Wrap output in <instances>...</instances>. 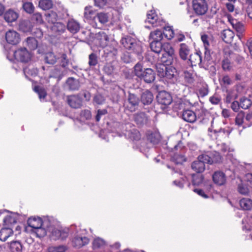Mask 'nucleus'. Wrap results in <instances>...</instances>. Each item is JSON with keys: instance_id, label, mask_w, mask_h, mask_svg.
<instances>
[{"instance_id": "f257e3e1", "label": "nucleus", "mask_w": 252, "mask_h": 252, "mask_svg": "<svg viewBox=\"0 0 252 252\" xmlns=\"http://www.w3.org/2000/svg\"><path fill=\"white\" fill-rule=\"evenodd\" d=\"M158 76L163 79V81L170 83H175L177 80V71L173 66H166L162 64L156 65Z\"/></svg>"}, {"instance_id": "f03ea898", "label": "nucleus", "mask_w": 252, "mask_h": 252, "mask_svg": "<svg viewBox=\"0 0 252 252\" xmlns=\"http://www.w3.org/2000/svg\"><path fill=\"white\" fill-rule=\"evenodd\" d=\"M146 23H148L154 27L164 26L165 22L161 16H158L154 10L149 11L147 15Z\"/></svg>"}, {"instance_id": "7ed1b4c3", "label": "nucleus", "mask_w": 252, "mask_h": 252, "mask_svg": "<svg viewBox=\"0 0 252 252\" xmlns=\"http://www.w3.org/2000/svg\"><path fill=\"white\" fill-rule=\"evenodd\" d=\"M121 43L126 49L132 50L138 55L142 53L141 46L139 43H136L134 39L130 37L123 38Z\"/></svg>"}, {"instance_id": "20e7f679", "label": "nucleus", "mask_w": 252, "mask_h": 252, "mask_svg": "<svg viewBox=\"0 0 252 252\" xmlns=\"http://www.w3.org/2000/svg\"><path fill=\"white\" fill-rule=\"evenodd\" d=\"M192 7L195 13L199 15L205 14L208 8V4L205 0H193Z\"/></svg>"}, {"instance_id": "39448f33", "label": "nucleus", "mask_w": 252, "mask_h": 252, "mask_svg": "<svg viewBox=\"0 0 252 252\" xmlns=\"http://www.w3.org/2000/svg\"><path fill=\"white\" fill-rule=\"evenodd\" d=\"M228 20L231 25L232 26L233 29L236 32L237 36L241 40L244 35L245 32V28L244 25L238 22L236 20L232 19L230 16H228Z\"/></svg>"}, {"instance_id": "423d86ee", "label": "nucleus", "mask_w": 252, "mask_h": 252, "mask_svg": "<svg viewBox=\"0 0 252 252\" xmlns=\"http://www.w3.org/2000/svg\"><path fill=\"white\" fill-rule=\"evenodd\" d=\"M14 56L16 60L22 62H28L31 58V53L25 48L15 51Z\"/></svg>"}, {"instance_id": "0eeeda50", "label": "nucleus", "mask_w": 252, "mask_h": 252, "mask_svg": "<svg viewBox=\"0 0 252 252\" xmlns=\"http://www.w3.org/2000/svg\"><path fill=\"white\" fill-rule=\"evenodd\" d=\"M5 39L8 43L16 45L20 41V36L17 32L14 30H9L5 33Z\"/></svg>"}, {"instance_id": "6e6552de", "label": "nucleus", "mask_w": 252, "mask_h": 252, "mask_svg": "<svg viewBox=\"0 0 252 252\" xmlns=\"http://www.w3.org/2000/svg\"><path fill=\"white\" fill-rule=\"evenodd\" d=\"M109 37L104 32H100L95 34L94 42L97 45L103 48L107 46Z\"/></svg>"}, {"instance_id": "1a4fd4ad", "label": "nucleus", "mask_w": 252, "mask_h": 252, "mask_svg": "<svg viewBox=\"0 0 252 252\" xmlns=\"http://www.w3.org/2000/svg\"><path fill=\"white\" fill-rule=\"evenodd\" d=\"M48 223V222L47 220H44V221H42L39 217H32L29 218L28 220L29 227L31 228L30 229L31 232V230H33V229H35L37 227L42 226L43 225H45V223Z\"/></svg>"}, {"instance_id": "9d476101", "label": "nucleus", "mask_w": 252, "mask_h": 252, "mask_svg": "<svg viewBox=\"0 0 252 252\" xmlns=\"http://www.w3.org/2000/svg\"><path fill=\"white\" fill-rule=\"evenodd\" d=\"M183 77L186 85H189L194 83L196 76L192 67H190L188 70H185L184 71Z\"/></svg>"}, {"instance_id": "9b49d317", "label": "nucleus", "mask_w": 252, "mask_h": 252, "mask_svg": "<svg viewBox=\"0 0 252 252\" xmlns=\"http://www.w3.org/2000/svg\"><path fill=\"white\" fill-rule=\"evenodd\" d=\"M157 99L159 103L164 105H168L172 102V98L170 94L165 91L158 93L157 96Z\"/></svg>"}, {"instance_id": "f8f14e48", "label": "nucleus", "mask_w": 252, "mask_h": 252, "mask_svg": "<svg viewBox=\"0 0 252 252\" xmlns=\"http://www.w3.org/2000/svg\"><path fill=\"white\" fill-rule=\"evenodd\" d=\"M89 242V239L85 236L77 235L72 240L73 245L77 248H80L83 246L88 244Z\"/></svg>"}, {"instance_id": "ddd939ff", "label": "nucleus", "mask_w": 252, "mask_h": 252, "mask_svg": "<svg viewBox=\"0 0 252 252\" xmlns=\"http://www.w3.org/2000/svg\"><path fill=\"white\" fill-rule=\"evenodd\" d=\"M146 137L147 140L154 145L158 144L160 140V134L156 130L148 131L146 133Z\"/></svg>"}, {"instance_id": "4468645a", "label": "nucleus", "mask_w": 252, "mask_h": 252, "mask_svg": "<svg viewBox=\"0 0 252 252\" xmlns=\"http://www.w3.org/2000/svg\"><path fill=\"white\" fill-rule=\"evenodd\" d=\"M68 104L73 108H78L82 105V100L78 95H72L67 97Z\"/></svg>"}, {"instance_id": "2eb2a0df", "label": "nucleus", "mask_w": 252, "mask_h": 252, "mask_svg": "<svg viewBox=\"0 0 252 252\" xmlns=\"http://www.w3.org/2000/svg\"><path fill=\"white\" fill-rule=\"evenodd\" d=\"M155 73L154 70L151 68H148L144 69V73L143 74L140 79H143L146 83H150L155 80Z\"/></svg>"}, {"instance_id": "dca6fc26", "label": "nucleus", "mask_w": 252, "mask_h": 252, "mask_svg": "<svg viewBox=\"0 0 252 252\" xmlns=\"http://www.w3.org/2000/svg\"><path fill=\"white\" fill-rule=\"evenodd\" d=\"M213 182L217 185L221 186L226 182L225 174L220 171L215 172L212 176Z\"/></svg>"}, {"instance_id": "f3484780", "label": "nucleus", "mask_w": 252, "mask_h": 252, "mask_svg": "<svg viewBox=\"0 0 252 252\" xmlns=\"http://www.w3.org/2000/svg\"><path fill=\"white\" fill-rule=\"evenodd\" d=\"M248 176L249 177V179H252V174L248 175ZM250 186L252 188V181H250ZM249 185L248 183H241L239 184L238 186V192L244 195H248L249 193L250 192V189L248 187Z\"/></svg>"}, {"instance_id": "a211bd4d", "label": "nucleus", "mask_w": 252, "mask_h": 252, "mask_svg": "<svg viewBox=\"0 0 252 252\" xmlns=\"http://www.w3.org/2000/svg\"><path fill=\"white\" fill-rule=\"evenodd\" d=\"M192 169L197 173H201L205 169V161L197 158L191 164Z\"/></svg>"}, {"instance_id": "6ab92c4d", "label": "nucleus", "mask_w": 252, "mask_h": 252, "mask_svg": "<svg viewBox=\"0 0 252 252\" xmlns=\"http://www.w3.org/2000/svg\"><path fill=\"white\" fill-rule=\"evenodd\" d=\"M19 14L13 9H9L4 14V18L7 23H12L15 21L18 18Z\"/></svg>"}, {"instance_id": "aec40b11", "label": "nucleus", "mask_w": 252, "mask_h": 252, "mask_svg": "<svg viewBox=\"0 0 252 252\" xmlns=\"http://www.w3.org/2000/svg\"><path fill=\"white\" fill-rule=\"evenodd\" d=\"M95 11L92 6L85 7L84 9V17L85 20L90 22L93 20H95Z\"/></svg>"}, {"instance_id": "412c9836", "label": "nucleus", "mask_w": 252, "mask_h": 252, "mask_svg": "<svg viewBox=\"0 0 252 252\" xmlns=\"http://www.w3.org/2000/svg\"><path fill=\"white\" fill-rule=\"evenodd\" d=\"M179 54L180 58L183 60H186L190 55V49L185 43L180 45Z\"/></svg>"}, {"instance_id": "4be33fe9", "label": "nucleus", "mask_w": 252, "mask_h": 252, "mask_svg": "<svg viewBox=\"0 0 252 252\" xmlns=\"http://www.w3.org/2000/svg\"><path fill=\"white\" fill-rule=\"evenodd\" d=\"M183 119L189 123H193L195 121L196 117L195 113L190 110H184L182 114Z\"/></svg>"}, {"instance_id": "5701e85b", "label": "nucleus", "mask_w": 252, "mask_h": 252, "mask_svg": "<svg viewBox=\"0 0 252 252\" xmlns=\"http://www.w3.org/2000/svg\"><path fill=\"white\" fill-rule=\"evenodd\" d=\"M67 28L68 30L72 33H77L80 29V24L74 19L68 21Z\"/></svg>"}, {"instance_id": "b1692460", "label": "nucleus", "mask_w": 252, "mask_h": 252, "mask_svg": "<svg viewBox=\"0 0 252 252\" xmlns=\"http://www.w3.org/2000/svg\"><path fill=\"white\" fill-rule=\"evenodd\" d=\"M48 227V223H45V225H43L35 229H33V230H31V233L34 234L37 237H43L46 235V228Z\"/></svg>"}, {"instance_id": "393cba45", "label": "nucleus", "mask_w": 252, "mask_h": 252, "mask_svg": "<svg viewBox=\"0 0 252 252\" xmlns=\"http://www.w3.org/2000/svg\"><path fill=\"white\" fill-rule=\"evenodd\" d=\"M129 104L130 106H128L129 109L130 111L132 112L135 111V107L138 106L139 103L138 98L134 94H129L128 97Z\"/></svg>"}, {"instance_id": "a878e982", "label": "nucleus", "mask_w": 252, "mask_h": 252, "mask_svg": "<svg viewBox=\"0 0 252 252\" xmlns=\"http://www.w3.org/2000/svg\"><path fill=\"white\" fill-rule=\"evenodd\" d=\"M189 61L191 64V66L193 65L195 66L197 64H199L202 62V58L201 57V53L197 52L193 54L189 55Z\"/></svg>"}, {"instance_id": "bb28decb", "label": "nucleus", "mask_w": 252, "mask_h": 252, "mask_svg": "<svg viewBox=\"0 0 252 252\" xmlns=\"http://www.w3.org/2000/svg\"><path fill=\"white\" fill-rule=\"evenodd\" d=\"M234 36V33L229 29L224 30L221 33L222 39L227 43H230L232 41Z\"/></svg>"}, {"instance_id": "cd10ccee", "label": "nucleus", "mask_w": 252, "mask_h": 252, "mask_svg": "<svg viewBox=\"0 0 252 252\" xmlns=\"http://www.w3.org/2000/svg\"><path fill=\"white\" fill-rule=\"evenodd\" d=\"M161 29H163L162 31L163 34V38L165 37L168 40L171 39L175 35L174 32L171 27L165 25L164 26H160Z\"/></svg>"}, {"instance_id": "c85d7f7f", "label": "nucleus", "mask_w": 252, "mask_h": 252, "mask_svg": "<svg viewBox=\"0 0 252 252\" xmlns=\"http://www.w3.org/2000/svg\"><path fill=\"white\" fill-rule=\"evenodd\" d=\"M239 205L244 210H250L252 209V200L250 198H243L239 201Z\"/></svg>"}, {"instance_id": "c756f323", "label": "nucleus", "mask_w": 252, "mask_h": 252, "mask_svg": "<svg viewBox=\"0 0 252 252\" xmlns=\"http://www.w3.org/2000/svg\"><path fill=\"white\" fill-rule=\"evenodd\" d=\"M13 231L10 228H3L0 230V240L5 241L8 238L12 235Z\"/></svg>"}, {"instance_id": "7c9ffc66", "label": "nucleus", "mask_w": 252, "mask_h": 252, "mask_svg": "<svg viewBox=\"0 0 252 252\" xmlns=\"http://www.w3.org/2000/svg\"><path fill=\"white\" fill-rule=\"evenodd\" d=\"M153 99V95L149 91L147 90L144 92L141 95V101L144 104H150Z\"/></svg>"}, {"instance_id": "2f4dec72", "label": "nucleus", "mask_w": 252, "mask_h": 252, "mask_svg": "<svg viewBox=\"0 0 252 252\" xmlns=\"http://www.w3.org/2000/svg\"><path fill=\"white\" fill-rule=\"evenodd\" d=\"M235 124L239 126H242L243 128H246L245 121V113L243 111L238 113L235 118Z\"/></svg>"}, {"instance_id": "473e14b6", "label": "nucleus", "mask_w": 252, "mask_h": 252, "mask_svg": "<svg viewBox=\"0 0 252 252\" xmlns=\"http://www.w3.org/2000/svg\"><path fill=\"white\" fill-rule=\"evenodd\" d=\"M150 47L153 52L159 54L162 50L163 45L159 41L153 40L150 44Z\"/></svg>"}, {"instance_id": "72a5a7b5", "label": "nucleus", "mask_w": 252, "mask_h": 252, "mask_svg": "<svg viewBox=\"0 0 252 252\" xmlns=\"http://www.w3.org/2000/svg\"><path fill=\"white\" fill-rule=\"evenodd\" d=\"M135 121L138 125H141L147 123L148 121L147 117L145 113L141 112L134 115Z\"/></svg>"}, {"instance_id": "f704fd0d", "label": "nucleus", "mask_w": 252, "mask_h": 252, "mask_svg": "<svg viewBox=\"0 0 252 252\" xmlns=\"http://www.w3.org/2000/svg\"><path fill=\"white\" fill-rule=\"evenodd\" d=\"M151 39L160 41L163 38V32L159 29L155 30L154 32H151L150 34Z\"/></svg>"}, {"instance_id": "c9c22d12", "label": "nucleus", "mask_w": 252, "mask_h": 252, "mask_svg": "<svg viewBox=\"0 0 252 252\" xmlns=\"http://www.w3.org/2000/svg\"><path fill=\"white\" fill-rule=\"evenodd\" d=\"M51 31L54 32H63L65 29V26L61 22L57 21L50 26Z\"/></svg>"}, {"instance_id": "e433bc0d", "label": "nucleus", "mask_w": 252, "mask_h": 252, "mask_svg": "<svg viewBox=\"0 0 252 252\" xmlns=\"http://www.w3.org/2000/svg\"><path fill=\"white\" fill-rule=\"evenodd\" d=\"M66 83L69 89L71 90H77L80 86L78 81L73 78H68L66 81Z\"/></svg>"}, {"instance_id": "4c0bfd02", "label": "nucleus", "mask_w": 252, "mask_h": 252, "mask_svg": "<svg viewBox=\"0 0 252 252\" xmlns=\"http://www.w3.org/2000/svg\"><path fill=\"white\" fill-rule=\"evenodd\" d=\"M46 20L51 24L57 21L58 16L56 12L50 11L45 14Z\"/></svg>"}, {"instance_id": "58836bf2", "label": "nucleus", "mask_w": 252, "mask_h": 252, "mask_svg": "<svg viewBox=\"0 0 252 252\" xmlns=\"http://www.w3.org/2000/svg\"><path fill=\"white\" fill-rule=\"evenodd\" d=\"M53 6V2L51 0H40L39 6L43 10H47L51 8Z\"/></svg>"}, {"instance_id": "ea45409f", "label": "nucleus", "mask_w": 252, "mask_h": 252, "mask_svg": "<svg viewBox=\"0 0 252 252\" xmlns=\"http://www.w3.org/2000/svg\"><path fill=\"white\" fill-rule=\"evenodd\" d=\"M66 233L62 232L61 230L57 229H54L52 231L51 237L52 239L56 240L60 238L63 239L66 237Z\"/></svg>"}, {"instance_id": "a19ab883", "label": "nucleus", "mask_w": 252, "mask_h": 252, "mask_svg": "<svg viewBox=\"0 0 252 252\" xmlns=\"http://www.w3.org/2000/svg\"><path fill=\"white\" fill-rule=\"evenodd\" d=\"M162 49L170 58H173L175 52L173 48L169 43H164L163 44Z\"/></svg>"}, {"instance_id": "79ce46f5", "label": "nucleus", "mask_w": 252, "mask_h": 252, "mask_svg": "<svg viewBox=\"0 0 252 252\" xmlns=\"http://www.w3.org/2000/svg\"><path fill=\"white\" fill-rule=\"evenodd\" d=\"M10 249L12 252H21L22 246L20 242L15 241L11 243Z\"/></svg>"}, {"instance_id": "37998d69", "label": "nucleus", "mask_w": 252, "mask_h": 252, "mask_svg": "<svg viewBox=\"0 0 252 252\" xmlns=\"http://www.w3.org/2000/svg\"><path fill=\"white\" fill-rule=\"evenodd\" d=\"M134 69L135 75L140 78L144 73V69H143V66L141 63H138L136 64L134 66Z\"/></svg>"}, {"instance_id": "c03bdc74", "label": "nucleus", "mask_w": 252, "mask_h": 252, "mask_svg": "<svg viewBox=\"0 0 252 252\" xmlns=\"http://www.w3.org/2000/svg\"><path fill=\"white\" fill-rule=\"evenodd\" d=\"M129 138L132 140H138L140 139L141 135L137 129H133L127 134Z\"/></svg>"}, {"instance_id": "a18cd8bd", "label": "nucleus", "mask_w": 252, "mask_h": 252, "mask_svg": "<svg viewBox=\"0 0 252 252\" xmlns=\"http://www.w3.org/2000/svg\"><path fill=\"white\" fill-rule=\"evenodd\" d=\"M26 43L29 48L31 50H34L37 47V41L33 37L27 38Z\"/></svg>"}, {"instance_id": "49530a36", "label": "nucleus", "mask_w": 252, "mask_h": 252, "mask_svg": "<svg viewBox=\"0 0 252 252\" xmlns=\"http://www.w3.org/2000/svg\"><path fill=\"white\" fill-rule=\"evenodd\" d=\"M57 57L52 52L46 53L45 57V61L49 64H54L56 62Z\"/></svg>"}, {"instance_id": "de8ad7c7", "label": "nucleus", "mask_w": 252, "mask_h": 252, "mask_svg": "<svg viewBox=\"0 0 252 252\" xmlns=\"http://www.w3.org/2000/svg\"><path fill=\"white\" fill-rule=\"evenodd\" d=\"M33 90L38 94L39 98L40 100L45 98L46 97V93L43 88L37 86L34 87Z\"/></svg>"}, {"instance_id": "09e8293b", "label": "nucleus", "mask_w": 252, "mask_h": 252, "mask_svg": "<svg viewBox=\"0 0 252 252\" xmlns=\"http://www.w3.org/2000/svg\"><path fill=\"white\" fill-rule=\"evenodd\" d=\"M95 19H97L101 24H104L108 22V16L107 14L101 12L97 14Z\"/></svg>"}, {"instance_id": "8fccbe9b", "label": "nucleus", "mask_w": 252, "mask_h": 252, "mask_svg": "<svg viewBox=\"0 0 252 252\" xmlns=\"http://www.w3.org/2000/svg\"><path fill=\"white\" fill-rule=\"evenodd\" d=\"M66 250V247L63 245L51 246L48 248V252H64Z\"/></svg>"}, {"instance_id": "3c124183", "label": "nucleus", "mask_w": 252, "mask_h": 252, "mask_svg": "<svg viewBox=\"0 0 252 252\" xmlns=\"http://www.w3.org/2000/svg\"><path fill=\"white\" fill-rule=\"evenodd\" d=\"M251 104L252 102L249 99L245 97L241 98L240 105L242 108L246 109L248 108Z\"/></svg>"}, {"instance_id": "603ef678", "label": "nucleus", "mask_w": 252, "mask_h": 252, "mask_svg": "<svg viewBox=\"0 0 252 252\" xmlns=\"http://www.w3.org/2000/svg\"><path fill=\"white\" fill-rule=\"evenodd\" d=\"M203 177L200 174L192 175V183L194 185H199L203 182Z\"/></svg>"}, {"instance_id": "864d4df0", "label": "nucleus", "mask_w": 252, "mask_h": 252, "mask_svg": "<svg viewBox=\"0 0 252 252\" xmlns=\"http://www.w3.org/2000/svg\"><path fill=\"white\" fill-rule=\"evenodd\" d=\"M92 117L91 111L89 110H84L80 114V119L81 121L89 120Z\"/></svg>"}, {"instance_id": "5fc2aeb1", "label": "nucleus", "mask_w": 252, "mask_h": 252, "mask_svg": "<svg viewBox=\"0 0 252 252\" xmlns=\"http://www.w3.org/2000/svg\"><path fill=\"white\" fill-rule=\"evenodd\" d=\"M23 8L26 12L29 13H32L34 10V6L31 2H24L23 4Z\"/></svg>"}, {"instance_id": "6e6d98bb", "label": "nucleus", "mask_w": 252, "mask_h": 252, "mask_svg": "<svg viewBox=\"0 0 252 252\" xmlns=\"http://www.w3.org/2000/svg\"><path fill=\"white\" fill-rule=\"evenodd\" d=\"M220 84L222 86L226 87L232 83V80L228 75H225L220 79Z\"/></svg>"}, {"instance_id": "4d7b16f0", "label": "nucleus", "mask_w": 252, "mask_h": 252, "mask_svg": "<svg viewBox=\"0 0 252 252\" xmlns=\"http://www.w3.org/2000/svg\"><path fill=\"white\" fill-rule=\"evenodd\" d=\"M105 245V241L99 238L95 239L93 242V247L94 249L101 248Z\"/></svg>"}, {"instance_id": "13d9d810", "label": "nucleus", "mask_w": 252, "mask_h": 252, "mask_svg": "<svg viewBox=\"0 0 252 252\" xmlns=\"http://www.w3.org/2000/svg\"><path fill=\"white\" fill-rule=\"evenodd\" d=\"M245 126L248 127L252 125V112L245 114Z\"/></svg>"}, {"instance_id": "bf43d9fd", "label": "nucleus", "mask_w": 252, "mask_h": 252, "mask_svg": "<svg viewBox=\"0 0 252 252\" xmlns=\"http://www.w3.org/2000/svg\"><path fill=\"white\" fill-rule=\"evenodd\" d=\"M201 40L203 43L205 49L206 50V51H205V54H206L208 50V47L210 45V44H209L210 38L209 37V36L207 35L203 34L201 36Z\"/></svg>"}, {"instance_id": "052dcab7", "label": "nucleus", "mask_w": 252, "mask_h": 252, "mask_svg": "<svg viewBox=\"0 0 252 252\" xmlns=\"http://www.w3.org/2000/svg\"><path fill=\"white\" fill-rule=\"evenodd\" d=\"M97 63V60L96 55L94 54H91L89 56V64L90 66H94Z\"/></svg>"}, {"instance_id": "680f3d73", "label": "nucleus", "mask_w": 252, "mask_h": 252, "mask_svg": "<svg viewBox=\"0 0 252 252\" xmlns=\"http://www.w3.org/2000/svg\"><path fill=\"white\" fill-rule=\"evenodd\" d=\"M94 100L96 103L98 104H101L104 101V98L102 95L97 94L94 97Z\"/></svg>"}, {"instance_id": "e2e57ef3", "label": "nucleus", "mask_w": 252, "mask_h": 252, "mask_svg": "<svg viewBox=\"0 0 252 252\" xmlns=\"http://www.w3.org/2000/svg\"><path fill=\"white\" fill-rule=\"evenodd\" d=\"M110 0H94L95 5L99 7H103Z\"/></svg>"}, {"instance_id": "0e129e2a", "label": "nucleus", "mask_w": 252, "mask_h": 252, "mask_svg": "<svg viewBox=\"0 0 252 252\" xmlns=\"http://www.w3.org/2000/svg\"><path fill=\"white\" fill-rule=\"evenodd\" d=\"M222 67L224 70H229L230 68V62L228 59L223 60Z\"/></svg>"}, {"instance_id": "69168bd1", "label": "nucleus", "mask_w": 252, "mask_h": 252, "mask_svg": "<svg viewBox=\"0 0 252 252\" xmlns=\"http://www.w3.org/2000/svg\"><path fill=\"white\" fill-rule=\"evenodd\" d=\"M107 113V111L105 109L98 110L97 111V115L95 117L96 121L97 122H98L100 120L101 116L105 115Z\"/></svg>"}, {"instance_id": "338daca9", "label": "nucleus", "mask_w": 252, "mask_h": 252, "mask_svg": "<svg viewBox=\"0 0 252 252\" xmlns=\"http://www.w3.org/2000/svg\"><path fill=\"white\" fill-rule=\"evenodd\" d=\"M208 94V90L206 87H203L199 90V94L202 97L207 95Z\"/></svg>"}, {"instance_id": "774afa93", "label": "nucleus", "mask_w": 252, "mask_h": 252, "mask_svg": "<svg viewBox=\"0 0 252 252\" xmlns=\"http://www.w3.org/2000/svg\"><path fill=\"white\" fill-rule=\"evenodd\" d=\"M210 101L213 104H218L220 101V99L217 95H213L210 97Z\"/></svg>"}]
</instances>
